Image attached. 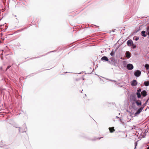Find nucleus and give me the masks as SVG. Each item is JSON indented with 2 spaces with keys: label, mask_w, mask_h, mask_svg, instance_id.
<instances>
[{
  "label": "nucleus",
  "mask_w": 149,
  "mask_h": 149,
  "mask_svg": "<svg viewBox=\"0 0 149 149\" xmlns=\"http://www.w3.org/2000/svg\"><path fill=\"white\" fill-rule=\"evenodd\" d=\"M108 63L114 66H116V61L114 58V57H111L110 58V60H109Z\"/></svg>",
  "instance_id": "obj_1"
},
{
  "label": "nucleus",
  "mask_w": 149,
  "mask_h": 149,
  "mask_svg": "<svg viewBox=\"0 0 149 149\" xmlns=\"http://www.w3.org/2000/svg\"><path fill=\"white\" fill-rule=\"evenodd\" d=\"M130 99L132 101L135 102L136 100V95L134 94H132L130 96Z\"/></svg>",
  "instance_id": "obj_2"
},
{
  "label": "nucleus",
  "mask_w": 149,
  "mask_h": 149,
  "mask_svg": "<svg viewBox=\"0 0 149 149\" xmlns=\"http://www.w3.org/2000/svg\"><path fill=\"white\" fill-rule=\"evenodd\" d=\"M141 88H138L137 90L136 94L138 98H141V95L140 92H141Z\"/></svg>",
  "instance_id": "obj_3"
},
{
  "label": "nucleus",
  "mask_w": 149,
  "mask_h": 149,
  "mask_svg": "<svg viewBox=\"0 0 149 149\" xmlns=\"http://www.w3.org/2000/svg\"><path fill=\"white\" fill-rule=\"evenodd\" d=\"M141 96H142V98L145 97L147 95V93L146 91L145 90H143L140 93Z\"/></svg>",
  "instance_id": "obj_4"
},
{
  "label": "nucleus",
  "mask_w": 149,
  "mask_h": 149,
  "mask_svg": "<svg viewBox=\"0 0 149 149\" xmlns=\"http://www.w3.org/2000/svg\"><path fill=\"white\" fill-rule=\"evenodd\" d=\"M141 72L139 70H136L134 73V75L136 77H139L141 74Z\"/></svg>",
  "instance_id": "obj_5"
},
{
  "label": "nucleus",
  "mask_w": 149,
  "mask_h": 149,
  "mask_svg": "<svg viewBox=\"0 0 149 149\" xmlns=\"http://www.w3.org/2000/svg\"><path fill=\"white\" fill-rule=\"evenodd\" d=\"M143 110V107H140L139 109L134 114V116H137Z\"/></svg>",
  "instance_id": "obj_6"
},
{
  "label": "nucleus",
  "mask_w": 149,
  "mask_h": 149,
  "mask_svg": "<svg viewBox=\"0 0 149 149\" xmlns=\"http://www.w3.org/2000/svg\"><path fill=\"white\" fill-rule=\"evenodd\" d=\"M126 67L127 68L128 70H132L134 68L133 65L130 63L127 64Z\"/></svg>",
  "instance_id": "obj_7"
},
{
  "label": "nucleus",
  "mask_w": 149,
  "mask_h": 149,
  "mask_svg": "<svg viewBox=\"0 0 149 149\" xmlns=\"http://www.w3.org/2000/svg\"><path fill=\"white\" fill-rule=\"evenodd\" d=\"M101 60L103 62L109 61V59L106 56H103L101 58Z\"/></svg>",
  "instance_id": "obj_8"
},
{
  "label": "nucleus",
  "mask_w": 149,
  "mask_h": 149,
  "mask_svg": "<svg viewBox=\"0 0 149 149\" xmlns=\"http://www.w3.org/2000/svg\"><path fill=\"white\" fill-rule=\"evenodd\" d=\"M133 44V42L132 40H128L127 42V45L129 46H130Z\"/></svg>",
  "instance_id": "obj_9"
},
{
  "label": "nucleus",
  "mask_w": 149,
  "mask_h": 149,
  "mask_svg": "<svg viewBox=\"0 0 149 149\" xmlns=\"http://www.w3.org/2000/svg\"><path fill=\"white\" fill-rule=\"evenodd\" d=\"M137 84V82L135 80H133L131 83V85L132 86H136Z\"/></svg>",
  "instance_id": "obj_10"
},
{
  "label": "nucleus",
  "mask_w": 149,
  "mask_h": 149,
  "mask_svg": "<svg viewBox=\"0 0 149 149\" xmlns=\"http://www.w3.org/2000/svg\"><path fill=\"white\" fill-rule=\"evenodd\" d=\"M131 54L129 51H127L126 52V56L128 58H130L131 57Z\"/></svg>",
  "instance_id": "obj_11"
},
{
  "label": "nucleus",
  "mask_w": 149,
  "mask_h": 149,
  "mask_svg": "<svg viewBox=\"0 0 149 149\" xmlns=\"http://www.w3.org/2000/svg\"><path fill=\"white\" fill-rule=\"evenodd\" d=\"M135 103L138 106H141V101L139 100H138V101H137L136 100L135 101Z\"/></svg>",
  "instance_id": "obj_12"
},
{
  "label": "nucleus",
  "mask_w": 149,
  "mask_h": 149,
  "mask_svg": "<svg viewBox=\"0 0 149 149\" xmlns=\"http://www.w3.org/2000/svg\"><path fill=\"white\" fill-rule=\"evenodd\" d=\"M146 32L144 31H142L141 32V34L142 36L144 37H145L147 35L146 34Z\"/></svg>",
  "instance_id": "obj_13"
},
{
  "label": "nucleus",
  "mask_w": 149,
  "mask_h": 149,
  "mask_svg": "<svg viewBox=\"0 0 149 149\" xmlns=\"http://www.w3.org/2000/svg\"><path fill=\"white\" fill-rule=\"evenodd\" d=\"M109 130L110 131V132L111 133H112L115 131V130L114 129V127H109Z\"/></svg>",
  "instance_id": "obj_14"
},
{
  "label": "nucleus",
  "mask_w": 149,
  "mask_h": 149,
  "mask_svg": "<svg viewBox=\"0 0 149 149\" xmlns=\"http://www.w3.org/2000/svg\"><path fill=\"white\" fill-rule=\"evenodd\" d=\"M144 84L145 86H147L149 85V81H145L144 83Z\"/></svg>",
  "instance_id": "obj_15"
},
{
  "label": "nucleus",
  "mask_w": 149,
  "mask_h": 149,
  "mask_svg": "<svg viewBox=\"0 0 149 149\" xmlns=\"http://www.w3.org/2000/svg\"><path fill=\"white\" fill-rule=\"evenodd\" d=\"M145 67L147 70L149 69V65L148 64H146L145 65Z\"/></svg>",
  "instance_id": "obj_16"
},
{
  "label": "nucleus",
  "mask_w": 149,
  "mask_h": 149,
  "mask_svg": "<svg viewBox=\"0 0 149 149\" xmlns=\"http://www.w3.org/2000/svg\"><path fill=\"white\" fill-rule=\"evenodd\" d=\"M148 102V100H147L146 101V102L141 107H143V108L146 105L147 102Z\"/></svg>",
  "instance_id": "obj_17"
},
{
  "label": "nucleus",
  "mask_w": 149,
  "mask_h": 149,
  "mask_svg": "<svg viewBox=\"0 0 149 149\" xmlns=\"http://www.w3.org/2000/svg\"><path fill=\"white\" fill-rule=\"evenodd\" d=\"M110 55L112 57H114V52L113 51H112L110 54Z\"/></svg>",
  "instance_id": "obj_18"
},
{
  "label": "nucleus",
  "mask_w": 149,
  "mask_h": 149,
  "mask_svg": "<svg viewBox=\"0 0 149 149\" xmlns=\"http://www.w3.org/2000/svg\"><path fill=\"white\" fill-rule=\"evenodd\" d=\"M132 45V48L134 49L136 47V45H134L133 44Z\"/></svg>",
  "instance_id": "obj_19"
},
{
  "label": "nucleus",
  "mask_w": 149,
  "mask_h": 149,
  "mask_svg": "<svg viewBox=\"0 0 149 149\" xmlns=\"http://www.w3.org/2000/svg\"><path fill=\"white\" fill-rule=\"evenodd\" d=\"M19 131L20 132H25V131H26L25 130H24V131H22V130H20V127H19Z\"/></svg>",
  "instance_id": "obj_20"
},
{
  "label": "nucleus",
  "mask_w": 149,
  "mask_h": 149,
  "mask_svg": "<svg viewBox=\"0 0 149 149\" xmlns=\"http://www.w3.org/2000/svg\"><path fill=\"white\" fill-rule=\"evenodd\" d=\"M146 29L147 32H148L149 31V26H148L146 28Z\"/></svg>",
  "instance_id": "obj_21"
},
{
  "label": "nucleus",
  "mask_w": 149,
  "mask_h": 149,
  "mask_svg": "<svg viewBox=\"0 0 149 149\" xmlns=\"http://www.w3.org/2000/svg\"><path fill=\"white\" fill-rule=\"evenodd\" d=\"M139 39V37H136L135 38V40H136V41H137Z\"/></svg>",
  "instance_id": "obj_22"
},
{
  "label": "nucleus",
  "mask_w": 149,
  "mask_h": 149,
  "mask_svg": "<svg viewBox=\"0 0 149 149\" xmlns=\"http://www.w3.org/2000/svg\"><path fill=\"white\" fill-rule=\"evenodd\" d=\"M123 64L125 66V65H126V63L125 61H123Z\"/></svg>",
  "instance_id": "obj_23"
},
{
  "label": "nucleus",
  "mask_w": 149,
  "mask_h": 149,
  "mask_svg": "<svg viewBox=\"0 0 149 149\" xmlns=\"http://www.w3.org/2000/svg\"><path fill=\"white\" fill-rule=\"evenodd\" d=\"M10 67H11V66H7V67L6 68V71Z\"/></svg>",
  "instance_id": "obj_24"
},
{
  "label": "nucleus",
  "mask_w": 149,
  "mask_h": 149,
  "mask_svg": "<svg viewBox=\"0 0 149 149\" xmlns=\"http://www.w3.org/2000/svg\"><path fill=\"white\" fill-rule=\"evenodd\" d=\"M135 149L136 148V146L137 145V143L136 142H135Z\"/></svg>",
  "instance_id": "obj_25"
},
{
  "label": "nucleus",
  "mask_w": 149,
  "mask_h": 149,
  "mask_svg": "<svg viewBox=\"0 0 149 149\" xmlns=\"http://www.w3.org/2000/svg\"><path fill=\"white\" fill-rule=\"evenodd\" d=\"M146 149H149V146Z\"/></svg>",
  "instance_id": "obj_26"
},
{
  "label": "nucleus",
  "mask_w": 149,
  "mask_h": 149,
  "mask_svg": "<svg viewBox=\"0 0 149 149\" xmlns=\"http://www.w3.org/2000/svg\"><path fill=\"white\" fill-rule=\"evenodd\" d=\"M0 147H3V146H2L1 145V144H0Z\"/></svg>",
  "instance_id": "obj_27"
},
{
  "label": "nucleus",
  "mask_w": 149,
  "mask_h": 149,
  "mask_svg": "<svg viewBox=\"0 0 149 149\" xmlns=\"http://www.w3.org/2000/svg\"><path fill=\"white\" fill-rule=\"evenodd\" d=\"M55 52V51H51L50 52Z\"/></svg>",
  "instance_id": "obj_28"
},
{
  "label": "nucleus",
  "mask_w": 149,
  "mask_h": 149,
  "mask_svg": "<svg viewBox=\"0 0 149 149\" xmlns=\"http://www.w3.org/2000/svg\"><path fill=\"white\" fill-rule=\"evenodd\" d=\"M110 80L111 81H114V80Z\"/></svg>",
  "instance_id": "obj_29"
},
{
  "label": "nucleus",
  "mask_w": 149,
  "mask_h": 149,
  "mask_svg": "<svg viewBox=\"0 0 149 149\" xmlns=\"http://www.w3.org/2000/svg\"><path fill=\"white\" fill-rule=\"evenodd\" d=\"M101 138H98V139H101Z\"/></svg>",
  "instance_id": "obj_30"
},
{
  "label": "nucleus",
  "mask_w": 149,
  "mask_h": 149,
  "mask_svg": "<svg viewBox=\"0 0 149 149\" xmlns=\"http://www.w3.org/2000/svg\"><path fill=\"white\" fill-rule=\"evenodd\" d=\"M2 69V67H1V69Z\"/></svg>",
  "instance_id": "obj_31"
},
{
  "label": "nucleus",
  "mask_w": 149,
  "mask_h": 149,
  "mask_svg": "<svg viewBox=\"0 0 149 149\" xmlns=\"http://www.w3.org/2000/svg\"><path fill=\"white\" fill-rule=\"evenodd\" d=\"M96 26V27H98L97 26Z\"/></svg>",
  "instance_id": "obj_32"
},
{
  "label": "nucleus",
  "mask_w": 149,
  "mask_h": 149,
  "mask_svg": "<svg viewBox=\"0 0 149 149\" xmlns=\"http://www.w3.org/2000/svg\"><path fill=\"white\" fill-rule=\"evenodd\" d=\"M148 38H149V36L148 37Z\"/></svg>",
  "instance_id": "obj_33"
}]
</instances>
